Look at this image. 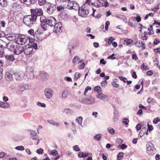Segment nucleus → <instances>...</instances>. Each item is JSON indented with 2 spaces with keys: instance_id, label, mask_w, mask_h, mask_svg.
Returning a JSON list of instances; mask_svg holds the SVG:
<instances>
[{
  "instance_id": "f257e3e1",
  "label": "nucleus",
  "mask_w": 160,
  "mask_h": 160,
  "mask_svg": "<svg viewBox=\"0 0 160 160\" xmlns=\"http://www.w3.org/2000/svg\"><path fill=\"white\" fill-rule=\"evenodd\" d=\"M35 17V16H33L31 14L25 16L23 19L24 23L30 28L32 27L36 22L37 19Z\"/></svg>"
},
{
  "instance_id": "f03ea898",
  "label": "nucleus",
  "mask_w": 160,
  "mask_h": 160,
  "mask_svg": "<svg viewBox=\"0 0 160 160\" xmlns=\"http://www.w3.org/2000/svg\"><path fill=\"white\" fill-rule=\"evenodd\" d=\"M88 1H89V0H87L84 5L80 7L78 10V15L82 17H86L89 14V8L85 6L86 4H88L89 3L87 2Z\"/></svg>"
},
{
  "instance_id": "7ed1b4c3",
  "label": "nucleus",
  "mask_w": 160,
  "mask_h": 160,
  "mask_svg": "<svg viewBox=\"0 0 160 160\" xmlns=\"http://www.w3.org/2000/svg\"><path fill=\"white\" fill-rule=\"evenodd\" d=\"M80 7L78 4L75 1H72L69 0L68 2L67 8L69 9L78 10Z\"/></svg>"
},
{
  "instance_id": "20e7f679",
  "label": "nucleus",
  "mask_w": 160,
  "mask_h": 160,
  "mask_svg": "<svg viewBox=\"0 0 160 160\" xmlns=\"http://www.w3.org/2000/svg\"><path fill=\"white\" fill-rule=\"evenodd\" d=\"M29 40L28 39V38L27 37L22 35L18 36L17 40L16 41L17 44L20 45H25L27 43Z\"/></svg>"
},
{
  "instance_id": "39448f33",
  "label": "nucleus",
  "mask_w": 160,
  "mask_h": 160,
  "mask_svg": "<svg viewBox=\"0 0 160 160\" xmlns=\"http://www.w3.org/2000/svg\"><path fill=\"white\" fill-rule=\"evenodd\" d=\"M147 152L148 155H152L155 151V148L154 145L151 142H148L146 145Z\"/></svg>"
},
{
  "instance_id": "423d86ee",
  "label": "nucleus",
  "mask_w": 160,
  "mask_h": 160,
  "mask_svg": "<svg viewBox=\"0 0 160 160\" xmlns=\"http://www.w3.org/2000/svg\"><path fill=\"white\" fill-rule=\"evenodd\" d=\"M16 44H17L16 42L13 43H8V44H7L6 46H7V48L9 51H14L15 52L14 53H17V54H18L19 49H20L19 48V49L17 48V46L15 45Z\"/></svg>"
},
{
  "instance_id": "0eeeda50",
  "label": "nucleus",
  "mask_w": 160,
  "mask_h": 160,
  "mask_svg": "<svg viewBox=\"0 0 160 160\" xmlns=\"http://www.w3.org/2000/svg\"><path fill=\"white\" fill-rule=\"evenodd\" d=\"M19 49L18 53L19 54L21 53L22 51H23L25 54L28 55L32 53L33 51L32 48L30 47L29 46L28 47L25 46V47L24 49L22 48H19Z\"/></svg>"
},
{
  "instance_id": "6e6552de",
  "label": "nucleus",
  "mask_w": 160,
  "mask_h": 160,
  "mask_svg": "<svg viewBox=\"0 0 160 160\" xmlns=\"http://www.w3.org/2000/svg\"><path fill=\"white\" fill-rule=\"evenodd\" d=\"M31 15L35 17L37 19L38 16H40L42 14L43 12L40 8H36L34 9H31L30 10Z\"/></svg>"
},
{
  "instance_id": "1a4fd4ad",
  "label": "nucleus",
  "mask_w": 160,
  "mask_h": 160,
  "mask_svg": "<svg viewBox=\"0 0 160 160\" xmlns=\"http://www.w3.org/2000/svg\"><path fill=\"white\" fill-rule=\"evenodd\" d=\"M44 93L46 98L48 99H50L52 97L53 92L51 89L47 88L44 90Z\"/></svg>"
},
{
  "instance_id": "9d476101",
  "label": "nucleus",
  "mask_w": 160,
  "mask_h": 160,
  "mask_svg": "<svg viewBox=\"0 0 160 160\" xmlns=\"http://www.w3.org/2000/svg\"><path fill=\"white\" fill-rule=\"evenodd\" d=\"M56 9V6L54 4L48 3L47 8V12L49 14H52L55 12Z\"/></svg>"
},
{
  "instance_id": "9b49d317",
  "label": "nucleus",
  "mask_w": 160,
  "mask_h": 160,
  "mask_svg": "<svg viewBox=\"0 0 160 160\" xmlns=\"http://www.w3.org/2000/svg\"><path fill=\"white\" fill-rule=\"evenodd\" d=\"M26 76L28 78H32L34 77L33 68L31 67L27 68Z\"/></svg>"
},
{
  "instance_id": "f8f14e48",
  "label": "nucleus",
  "mask_w": 160,
  "mask_h": 160,
  "mask_svg": "<svg viewBox=\"0 0 160 160\" xmlns=\"http://www.w3.org/2000/svg\"><path fill=\"white\" fill-rule=\"evenodd\" d=\"M54 26L53 30L54 32L58 33L62 31V24L61 22H59L57 23H56Z\"/></svg>"
},
{
  "instance_id": "ddd939ff",
  "label": "nucleus",
  "mask_w": 160,
  "mask_h": 160,
  "mask_svg": "<svg viewBox=\"0 0 160 160\" xmlns=\"http://www.w3.org/2000/svg\"><path fill=\"white\" fill-rule=\"evenodd\" d=\"M56 19L52 17H50L47 18V24L50 27H54L56 23Z\"/></svg>"
},
{
  "instance_id": "4468645a",
  "label": "nucleus",
  "mask_w": 160,
  "mask_h": 160,
  "mask_svg": "<svg viewBox=\"0 0 160 160\" xmlns=\"http://www.w3.org/2000/svg\"><path fill=\"white\" fill-rule=\"evenodd\" d=\"M48 75L44 72H41L38 77V78L41 81L45 80L48 79Z\"/></svg>"
},
{
  "instance_id": "2eb2a0df",
  "label": "nucleus",
  "mask_w": 160,
  "mask_h": 160,
  "mask_svg": "<svg viewBox=\"0 0 160 160\" xmlns=\"http://www.w3.org/2000/svg\"><path fill=\"white\" fill-rule=\"evenodd\" d=\"M40 31L37 30L36 32H35L34 37L35 40L37 42H40L43 39L41 36L40 34H39Z\"/></svg>"
},
{
  "instance_id": "dca6fc26",
  "label": "nucleus",
  "mask_w": 160,
  "mask_h": 160,
  "mask_svg": "<svg viewBox=\"0 0 160 160\" xmlns=\"http://www.w3.org/2000/svg\"><path fill=\"white\" fill-rule=\"evenodd\" d=\"M96 97L103 101H106L108 99V96L102 93H98L96 95Z\"/></svg>"
},
{
  "instance_id": "f3484780",
  "label": "nucleus",
  "mask_w": 160,
  "mask_h": 160,
  "mask_svg": "<svg viewBox=\"0 0 160 160\" xmlns=\"http://www.w3.org/2000/svg\"><path fill=\"white\" fill-rule=\"evenodd\" d=\"M40 21L41 22L42 27L43 28H44L47 24V19L44 16H42L40 17Z\"/></svg>"
},
{
  "instance_id": "a211bd4d",
  "label": "nucleus",
  "mask_w": 160,
  "mask_h": 160,
  "mask_svg": "<svg viewBox=\"0 0 160 160\" xmlns=\"http://www.w3.org/2000/svg\"><path fill=\"white\" fill-rule=\"evenodd\" d=\"M5 77L6 80H11L13 78V74H11L9 72H7L6 73Z\"/></svg>"
},
{
  "instance_id": "6ab92c4d",
  "label": "nucleus",
  "mask_w": 160,
  "mask_h": 160,
  "mask_svg": "<svg viewBox=\"0 0 160 160\" xmlns=\"http://www.w3.org/2000/svg\"><path fill=\"white\" fill-rule=\"evenodd\" d=\"M87 104H93L95 102V99L92 97H90L87 98Z\"/></svg>"
},
{
  "instance_id": "aec40b11",
  "label": "nucleus",
  "mask_w": 160,
  "mask_h": 160,
  "mask_svg": "<svg viewBox=\"0 0 160 160\" xmlns=\"http://www.w3.org/2000/svg\"><path fill=\"white\" fill-rule=\"evenodd\" d=\"M13 78L17 80H20L23 78V74H20L19 73H15L13 74Z\"/></svg>"
},
{
  "instance_id": "412c9836",
  "label": "nucleus",
  "mask_w": 160,
  "mask_h": 160,
  "mask_svg": "<svg viewBox=\"0 0 160 160\" xmlns=\"http://www.w3.org/2000/svg\"><path fill=\"white\" fill-rule=\"evenodd\" d=\"M10 107V104L8 102H0V107L4 108H8Z\"/></svg>"
},
{
  "instance_id": "4be33fe9",
  "label": "nucleus",
  "mask_w": 160,
  "mask_h": 160,
  "mask_svg": "<svg viewBox=\"0 0 160 160\" xmlns=\"http://www.w3.org/2000/svg\"><path fill=\"white\" fill-rule=\"evenodd\" d=\"M24 90L23 85H20L18 87V89L17 93L18 94H21Z\"/></svg>"
},
{
  "instance_id": "5701e85b",
  "label": "nucleus",
  "mask_w": 160,
  "mask_h": 160,
  "mask_svg": "<svg viewBox=\"0 0 160 160\" xmlns=\"http://www.w3.org/2000/svg\"><path fill=\"white\" fill-rule=\"evenodd\" d=\"M5 58L8 61L12 62L14 60L15 58L12 55H7L5 56Z\"/></svg>"
},
{
  "instance_id": "b1692460",
  "label": "nucleus",
  "mask_w": 160,
  "mask_h": 160,
  "mask_svg": "<svg viewBox=\"0 0 160 160\" xmlns=\"http://www.w3.org/2000/svg\"><path fill=\"white\" fill-rule=\"evenodd\" d=\"M47 122L50 124L54 126H59L61 125V124L59 123L58 122H56L53 120H48Z\"/></svg>"
},
{
  "instance_id": "393cba45",
  "label": "nucleus",
  "mask_w": 160,
  "mask_h": 160,
  "mask_svg": "<svg viewBox=\"0 0 160 160\" xmlns=\"http://www.w3.org/2000/svg\"><path fill=\"white\" fill-rule=\"evenodd\" d=\"M63 112L66 114L68 115H71L73 111L72 110L69 109H65L63 110Z\"/></svg>"
},
{
  "instance_id": "a878e982",
  "label": "nucleus",
  "mask_w": 160,
  "mask_h": 160,
  "mask_svg": "<svg viewBox=\"0 0 160 160\" xmlns=\"http://www.w3.org/2000/svg\"><path fill=\"white\" fill-rule=\"evenodd\" d=\"M68 91L67 90H64L63 91L62 93V98L65 99L67 98L68 95Z\"/></svg>"
},
{
  "instance_id": "bb28decb",
  "label": "nucleus",
  "mask_w": 160,
  "mask_h": 160,
  "mask_svg": "<svg viewBox=\"0 0 160 160\" xmlns=\"http://www.w3.org/2000/svg\"><path fill=\"white\" fill-rule=\"evenodd\" d=\"M82 118L81 117H78L76 119L77 122H78V124L82 127Z\"/></svg>"
},
{
  "instance_id": "cd10ccee",
  "label": "nucleus",
  "mask_w": 160,
  "mask_h": 160,
  "mask_svg": "<svg viewBox=\"0 0 160 160\" xmlns=\"http://www.w3.org/2000/svg\"><path fill=\"white\" fill-rule=\"evenodd\" d=\"M146 128L144 127L142 128V130L140 132H139V135L140 137H142L145 134L146 132Z\"/></svg>"
},
{
  "instance_id": "c85d7f7f",
  "label": "nucleus",
  "mask_w": 160,
  "mask_h": 160,
  "mask_svg": "<svg viewBox=\"0 0 160 160\" xmlns=\"http://www.w3.org/2000/svg\"><path fill=\"white\" fill-rule=\"evenodd\" d=\"M21 1L22 2L27 5H30L31 4H32L31 0H21Z\"/></svg>"
},
{
  "instance_id": "c756f323",
  "label": "nucleus",
  "mask_w": 160,
  "mask_h": 160,
  "mask_svg": "<svg viewBox=\"0 0 160 160\" xmlns=\"http://www.w3.org/2000/svg\"><path fill=\"white\" fill-rule=\"evenodd\" d=\"M7 43L5 42L0 40V48L1 49H4Z\"/></svg>"
},
{
  "instance_id": "7c9ffc66",
  "label": "nucleus",
  "mask_w": 160,
  "mask_h": 160,
  "mask_svg": "<svg viewBox=\"0 0 160 160\" xmlns=\"http://www.w3.org/2000/svg\"><path fill=\"white\" fill-rule=\"evenodd\" d=\"M95 4V7L98 8L99 7H102L103 6V4L102 2L100 1L99 0H97Z\"/></svg>"
},
{
  "instance_id": "2f4dec72",
  "label": "nucleus",
  "mask_w": 160,
  "mask_h": 160,
  "mask_svg": "<svg viewBox=\"0 0 160 160\" xmlns=\"http://www.w3.org/2000/svg\"><path fill=\"white\" fill-rule=\"evenodd\" d=\"M117 17L119 18L120 19H121L123 20L126 23H127V19L125 16L124 15H119L117 16Z\"/></svg>"
},
{
  "instance_id": "473e14b6",
  "label": "nucleus",
  "mask_w": 160,
  "mask_h": 160,
  "mask_svg": "<svg viewBox=\"0 0 160 160\" xmlns=\"http://www.w3.org/2000/svg\"><path fill=\"white\" fill-rule=\"evenodd\" d=\"M102 136V135L101 134H99L95 135L93 138L95 140H96L98 141L100 140Z\"/></svg>"
},
{
  "instance_id": "72a5a7b5",
  "label": "nucleus",
  "mask_w": 160,
  "mask_h": 160,
  "mask_svg": "<svg viewBox=\"0 0 160 160\" xmlns=\"http://www.w3.org/2000/svg\"><path fill=\"white\" fill-rule=\"evenodd\" d=\"M20 7V5L17 2H14L12 4V8L14 9H16V8H19Z\"/></svg>"
},
{
  "instance_id": "f704fd0d",
  "label": "nucleus",
  "mask_w": 160,
  "mask_h": 160,
  "mask_svg": "<svg viewBox=\"0 0 160 160\" xmlns=\"http://www.w3.org/2000/svg\"><path fill=\"white\" fill-rule=\"evenodd\" d=\"M7 2L6 0H0V4L2 6L5 7L7 5Z\"/></svg>"
},
{
  "instance_id": "c9c22d12",
  "label": "nucleus",
  "mask_w": 160,
  "mask_h": 160,
  "mask_svg": "<svg viewBox=\"0 0 160 160\" xmlns=\"http://www.w3.org/2000/svg\"><path fill=\"white\" fill-rule=\"evenodd\" d=\"M108 132L111 134H113L115 132V131L112 128H109L108 129Z\"/></svg>"
},
{
  "instance_id": "e433bc0d",
  "label": "nucleus",
  "mask_w": 160,
  "mask_h": 160,
  "mask_svg": "<svg viewBox=\"0 0 160 160\" xmlns=\"http://www.w3.org/2000/svg\"><path fill=\"white\" fill-rule=\"evenodd\" d=\"M124 154L122 152H119L118 155V160H121L123 157Z\"/></svg>"
},
{
  "instance_id": "4c0bfd02",
  "label": "nucleus",
  "mask_w": 160,
  "mask_h": 160,
  "mask_svg": "<svg viewBox=\"0 0 160 160\" xmlns=\"http://www.w3.org/2000/svg\"><path fill=\"white\" fill-rule=\"evenodd\" d=\"M94 90L97 92L99 93H100V92L102 91V89L100 87L97 86L94 88Z\"/></svg>"
},
{
  "instance_id": "58836bf2",
  "label": "nucleus",
  "mask_w": 160,
  "mask_h": 160,
  "mask_svg": "<svg viewBox=\"0 0 160 160\" xmlns=\"http://www.w3.org/2000/svg\"><path fill=\"white\" fill-rule=\"evenodd\" d=\"M15 148L16 150L20 151H22L25 149L24 147L22 146H20L16 147Z\"/></svg>"
},
{
  "instance_id": "ea45409f",
  "label": "nucleus",
  "mask_w": 160,
  "mask_h": 160,
  "mask_svg": "<svg viewBox=\"0 0 160 160\" xmlns=\"http://www.w3.org/2000/svg\"><path fill=\"white\" fill-rule=\"evenodd\" d=\"M81 74L79 72H76L74 75V78L75 80L78 79L80 76Z\"/></svg>"
},
{
  "instance_id": "a19ab883",
  "label": "nucleus",
  "mask_w": 160,
  "mask_h": 160,
  "mask_svg": "<svg viewBox=\"0 0 160 160\" xmlns=\"http://www.w3.org/2000/svg\"><path fill=\"white\" fill-rule=\"evenodd\" d=\"M51 153L53 156H56L58 154V152L57 150H53L51 151Z\"/></svg>"
},
{
  "instance_id": "79ce46f5",
  "label": "nucleus",
  "mask_w": 160,
  "mask_h": 160,
  "mask_svg": "<svg viewBox=\"0 0 160 160\" xmlns=\"http://www.w3.org/2000/svg\"><path fill=\"white\" fill-rule=\"evenodd\" d=\"M79 59V58L78 56H75L72 60V62L73 63H76L77 61Z\"/></svg>"
},
{
  "instance_id": "37998d69",
  "label": "nucleus",
  "mask_w": 160,
  "mask_h": 160,
  "mask_svg": "<svg viewBox=\"0 0 160 160\" xmlns=\"http://www.w3.org/2000/svg\"><path fill=\"white\" fill-rule=\"evenodd\" d=\"M37 105L39 106L44 108H45L46 106V105L44 103H42L39 102H37Z\"/></svg>"
},
{
  "instance_id": "c03bdc74",
  "label": "nucleus",
  "mask_w": 160,
  "mask_h": 160,
  "mask_svg": "<svg viewBox=\"0 0 160 160\" xmlns=\"http://www.w3.org/2000/svg\"><path fill=\"white\" fill-rule=\"evenodd\" d=\"M160 121V119L159 118H156L154 119L153 122L154 124H156Z\"/></svg>"
},
{
  "instance_id": "a18cd8bd",
  "label": "nucleus",
  "mask_w": 160,
  "mask_h": 160,
  "mask_svg": "<svg viewBox=\"0 0 160 160\" xmlns=\"http://www.w3.org/2000/svg\"><path fill=\"white\" fill-rule=\"evenodd\" d=\"M37 133L35 131H32L30 133V137H36L37 135Z\"/></svg>"
},
{
  "instance_id": "49530a36",
  "label": "nucleus",
  "mask_w": 160,
  "mask_h": 160,
  "mask_svg": "<svg viewBox=\"0 0 160 160\" xmlns=\"http://www.w3.org/2000/svg\"><path fill=\"white\" fill-rule=\"evenodd\" d=\"M141 69L144 70H148L149 69L148 67L147 66H145L144 63L141 66Z\"/></svg>"
},
{
  "instance_id": "de8ad7c7",
  "label": "nucleus",
  "mask_w": 160,
  "mask_h": 160,
  "mask_svg": "<svg viewBox=\"0 0 160 160\" xmlns=\"http://www.w3.org/2000/svg\"><path fill=\"white\" fill-rule=\"evenodd\" d=\"M118 78L120 80L124 82H126L128 81L127 79L121 76H119Z\"/></svg>"
},
{
  "instance_id": "09e8293b",
  "label": "nucleus",
  "mask_w": 160,
  "mask_h": 160,
  "mask_svg": "<svg viewBox=\"0 0 160 160\" xmlns=\"http://www.w3.org/2000/svg\"><path fill=\"white\" fill-rule=\"evenodd\" d=\"M91 90V88L89 86H87L84 92V94L85 95L87 93L88 91H90Z\"/></svg>"
},
{
  "instance_id": "8fccbe9b",
  "label": "nucleus",
  "mask_w": 160,
  "mask_h": 160,
  "mask_svg": "<svg viewBox=\"0 0 160 160\" xmlns=\"http://www.w3.org/2000/svg\"><path fill=\"white\" fill-rule=\"evenodd\" d=\"M141 45H138V47L139 48L141 47L142 50L144 49L145 48L144 43L143 42H141Z\"/></svg>"
},
{
  "instance_id": "3c124183",
  "label": "nucleus",
  "mask_w": 160,
  "mask_h": 160,
  "mask_svg": "<svg viewBox=\"0 0 160 160\" xmlns=\"http://www.w3.org/2000/svg\"><path fill=\"white\" fill-rule=\"evenodd\" d=\"M147 102L148 103H150L152 102L154 103L155 102L154 99L151 98H148L147 99Z\"/></svg>"
},
{
  "instance_id": "603ef678",
  "label": "nucleus",
  "mask_w": 160,
  "mask_h": 160,
  "mask_svg": "<svg viewBox=\"0 0 160 160\" xmlns=\"http://www.w3.org/2000/svg\"><path fill=\"white\" fill-rule=\"evenodd\" d=\"M73 150L77 152L79 151L80 150V149L77 145H76L73 147Z\"/></svg>"
},
{
  "instance_id": "864d4df0",
  "label": "nucleus",
  "mask_w": 160,
  "mask_h": 160,
  "mask_svg": "<svg viewBox=\"0 0 160 160\" xmlns=\"http://www.w3.org/2000/svg\"><path fill=\"white\" fill-rule=\"evenodd\" d=\"M134 18H136V20L138 22H139L141 20V18L139 15L137 14L136 17H134Z\"/></svg>"
},
{
  "instance_id": "5fc2aeb1",
  "label": "nucleus",
  "mask_w": 160,
  "mask_h": 160,
  "mask_svg": "<svg viewBox=\"0 0 160 160\" xmlns=\"http://www.w3.org/2000/svg\"><path fill=\"white\" fill-rule=\"evenodd\" d=\"M37 153L39 154H42L43 153V150L42 148H40L37 150Z\"/></svg>"
},
{
  "instance_id": "6e6d98bb",
  "label": "nucleus",
  "mask_w": 160,
  "mask_h": 160,
  "mask_svg": "<svg viewBox=\"0 0 160 160\" xmlns=\"http://www.w3.org/2000/svg\"><path fill=\"white\" fill-rule=\"evenodd\" d=\"M128 25L129 26L132 27L134 28H135L136 27V26L133 24L132 22H130V20H129V22H128Z\"/></svg>"
},
{
  "instance_id": "4d7b16f0",
  "label": "nucleus",
  "mask_w": 160,
  "mask_h": 160,
  "mask_svg": "<svg viewBox=\"0 0 160 160\" xmlns=\"http://www.w3.org/2000/svg\"><path fill=\"white\" fill-rule=\"evenodd\" d=\"M39 4L40 5H42L45 3V0H38Z\"/></svg>"
},
{
  "instance_id": "13d9d810",
  "label": "nucleus",
  "mask_w": 160,
  "mask_h": 160,
  "mask_svg": "<svg viewBox=\"0 0 160 160\" xmlns=\"http://www.w3.org/2000/svg\"><path fill=\"white\" fill-rule=\"evenodd\" d=\"M129 122L127 118H124L122 119V122L125 125H127Z\"/></svg>"
},
{
  "instance_id": "bf43d9fd",
  "label": "nucleus",
  "mask_w": 160,
  "mask_h": 160,
  "mask_svg": "<svg viewBox=\"0 0 160 160\" xmlns=\"http://www.w3.org/2000/svg\"><path fill=\"white\" fill-rule=\"evenodd\" d=\"M110 24V22L109 21H107L105 23V29L107 31L108 29V27Z\"/></svg>"
},
{
  "instance_id": "052dcab7",
  "label": "nucleus",
  "mask_w": 160,
  "mask_h": 160,
  "mask_svg": "<svg viewBox=\"0 0 160 160\" xmlns=\"http://www.w3.org/2000/svg\"><path fill=\"white\" fill-rule=\"evenodd\" d=\"M112 84L113 86L115 88H117L119 86V84L117 83L115 81H113L112 82Z\"/></svg>"
},
{
  "instance_id": "680f3d73",
  "label": "nucleus",
  "mask_w": 160,
  "mask_h": 160,
  "mask_svg": "<svg viewBox=\"0 0 160 160\" xmlns=\"http://www.w3.org/2000/svg\"><path fill=\"white\" fill-rule=\"evenodd\" d=\"M32 48H33L35 50H37L38 49V45L36 43H33L32 45Z\"/></svg>"
},
{
  "instance_id": "e2e57ef3",
  "label": "nucleus",
  "mask_w": 160,
  "mask_h": 160,
  "mask_svg": "<svg viewBox=\"0 0 160 160\" xmlns=\"http://www.w3.org/2000/svg\"><path fill=\"white\" fill-rule=\"evenodd\" d=\"M81 102L85 104L87 103V98H84L82 100H80Z\"/></svg>"
},
{
  "instance_id": "0e129e2a",
  "label": "nucleus",
  "mask_w": 160,
  "mask_h": 160,
  "mask_svg": "<svg viewBox=\"0 0 160 160\" xmlns=\"http://www.w3.org/2000/svg\"><path fill=\"white\" fill-rule=\"evenodd\" d=\"M28 33L29 34H30L31 35L33 36H34L35 34L34 33L33 30L32 29H30L28 31Z\"/></svg>"
},
{
  "instance_id": "69168bd1",
  "label": "nucleus",
  "mask_w": 160,
  "mask_h": 160,
  "mask_svg": "<svg viewBox=\"0 0 160 160\" xmlns=\"http://www.w3.org/2000/svg\"><path fill=\"white\" fill-rule=\"evenodd\" d=\"M114 40V38L112 37H110L108 39V43L109 44H111Z\"/></svg>"
},
{
  "instance_id": "338daca9",
  "label": "nucleus",
  "mask_w": 160,
  "mask_h": 160,
  "mask_svg": "<svg viewBox=\"0 0 160 160\" xmlns=\"http://www.w3.org/2000/svg\"><path fill=\"white\" fill-rule=\"evenodd\" d=\"M78 157L79 158H83V153L82 152H79L78 153Z\"/></svg>"
},
{
  "instance_id": "774afa93",
  "label": "nucleus",
  "mask_w": 160,
  "mask_h": 160,
  "mask_svg": "<svg viewBox=\"0 0 160 160\" xmlns=\"http://www.w3.org/2000/svg\"><path fill=\"white\" fill-rule=\"evenodd\" d=\"M148 130L149 131H152L153 129V127L152 125H149L148 124Z\"/></svg>"
}]
</instances>
